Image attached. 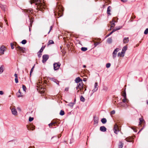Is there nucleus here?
<instances>
[{
  "label": "nucleus",
  "instance_id": "1",
  "mask_svg": "<svg viewBox=\"0 0 148 148\" xmlns=\"http://www.w3.org/2000/svg\"><path fill=\"white\" fill-rule=\"evenodd\" d=\"M30 2L31 4L32 3H35L36 5H37L36 9H45V3H42V0H31Z\"/></svg>",
  "mask_w": 148,
  "mask_h": 148
},
{
  "label": "nucleus",
  "instance_id": "2",
  "mask_svg": "<svg viewBox=\"0 0 148 148\" xmlns=\"http://www.w3.org/2000/svg\"><path fill=\"white\" fill-rule=\"evenodd\" d=\"M142 125L143 126L139 130V132H140L144 128L145 126V122L144 120V119L142 118H139V126L140 125ZM141 126H142V125H141ZM140 127V126H139V128Z\"/></svg>",
  "mask_w": 148,
  "mask_h": 148
},
{
  "label": "nucleus",
  "instance_id": "3",
  "mask_svg": "<svg viewBox=\"0 0 148 148\" xmlns=\"http://www.w3.org/2000/svg\"><path fill=\"white\" fill-rule=\"evenodd\" d=\"M61 65V64L59 62L55 63L53 64V68L54 70H58Z\"/></svg>",
  "mask_w": 148,
  "mask_h": 148
},
{
  "label": "nucleus",
  "instance_id": "4",
  "mask_svg": "<svg viewBox=\"0 0 148 148\" xmlns=\"http://www.w3.org/2000/svg\"><path fill=\"white\" fill-rule=\"evenodd\" d=\"M16 49L18 51H19L23 53L24 52L25 48H24L21 47L19 46L17 47L15 46Z\"/></svg>",
  "mask_w": 148,
  "mask_h": 148
},
{
  "label": "nucleus",
  "instance_id": "5",
  "mask_svg": "<svg viewBox=\"0 0 148 148\" xmlns=\"http://www.w3.org/2000/svg\"><path fill=\"white\" fill-rule=\"evenodd\" d=\"M16 49L18 51H19L23 53L24 52L25 48H24L21 47L19 46L17 47L15 46Z\"/></svg>",
  "mask_w": 148,
  "mask_h": 148
},
{
  "label": "nucleus",
  "instance_id": "6",
  "mask_svg": "<svg viewBox=\"0 0 148 148\" xmlns=\"http://www.w3.org/2000/svg\"><path fill=\"white\" fill-rule=\"evenodd\" d=\"M114 133L116 134H118V132L119 131V127L117 124H115L114 125Z\"/></svg>",
  "mask_w": 148,
  "mask_h": 148
},
{
  "label": "nucleus",
  "instance_id": "7",
  "mask_svg": "<svg viewBox=\"0 0 148 148\" xmlns=\"http://www.w3.org/2000/svg\"><path fill=\"white\" fill-rule=\"evenodd\" d=\"M49 58V56L47 55H44L42 56V62L45 63L46 62Z\"/></svg>",
  "mask_w": 148,
  "mask_h": 148
},
{
  "label": "nucleus",
  "instance_id": "8",
  "mask_svg": "<svg viewBox=\"0 0 148 148\" xmlns=\"http://www.w3.org/2000/svg\"><path fill=\"white\" fill-rule=\"evenodd\" d=\"M10 109L11 110L12 114L14 115H16L17 114V112L16 109L14 108L11 107Z\"/></svg>",
  "mask_w": 148,
  "mask_h": 148
},
{
  "label": "nucleus",
  "instance_id": "9",
  "mask_svg": "<svg viewBox=\"0 0 148 148\" xmlns=\"http://www.w3.org/2000/svg\"><path fill=\"white\" fill-rule=\"evenodd\" d=\"M119 51V49L118 48H116L114 51L112 53V56L113 58H114L116 56V54L117 52Z\"/></svg>",
  "mask_w": 148,
  "mask_h": 148
},
{
  "label": "nucleus",
  "instance_id": "10",
  "mask_svg": "<svg viewBox=\"0 0 148 148\" xmlns=\"http://www.w3.org/2000/svg\"><path fill=\"white\" fill-rule=\"evenodd\" d=\"M98 83L97 82L95 83L94 85V88L92 90V94L95 92H96L98 90Z\"/></svg>",
  "mask_w": 148,
  "mask_h": 148
},
{
  "label": "nucleus",
  "instance_id": "11",
  "mask_svg": "<svg viewBox=\"0 0 148 148\" xmlns=\"http://www.w3.org/2000/svg\"><path fill=\"white\" fill-rule=\"evenodd\" d=\"M49 127H50L52 125L53 126H58L57 123L56 121H52L51 122V123L49 124Z\"/></svg>",
  "mask_w": 148,
  "mask_h": 148
},
{
  "label": "nucleus",
  "instance_id": "12",
  "mask_svg": "<svg viewBox=\"0 0 148 148\" xmlns=\"http://www.w3.org/2000/svg\"><path fill=\"white\" fill-rule=\"evenodd\" d=\"M5 49V47L4 46H1L0 48V53L2 54H4Z\"/></svg>",
  "mask_w": 148,
  "mask_h": 148
},
{
  "label": "nucleus",
  "instance_id": "13",
  "mask_svg": "<svg viewBox=\"0 0 148 148\" xmlns=\"http://www.w3.org/2000/svg\"><path fill=\"white\" fill-rule=\"evenodd\" d=\"M27 128L28 130H34V126L31 125H26Z\"/></svg>",
  "mask_w": 148,
  "mask_h": 148
},
{
  "label": "nucleus",
  "instance_id": "14",
  "mask_svg": "<svg viewBox=\"0 0 148 148\" xmlns=\"http://www.w3.org/2000/svg\"><path fill=\"white\" fill-rule=\"evenodd\" d=\"M83 84L82 82H81L79 83H78L77 86L79 88V89L80 90H82V88H83Z\"/></svg>",
  "mask_w": 148,
  "mask_h": 148
},
{
  "label": "nucleus",
  "instance_id": "15",
  "mask_svg": "<svg viewBox=\"0 0 148 148\" xmlns=\"http://www.w3.org/2000/svg\"><path fill=\"white\" fill-rule=\"evenodd\" d=\"M115 18H114L112 20V21H111L110 22V24L111 25V27H113L115 26V23L116 22V21H115L114 19Z\"/></svg>",
  "mask_w": 148,
  "mask_h": 148
},
{
  "label": "nucleus",
  "instance_id": "16",
  "mask_svg": "<svg viewBox=\"0 0 148 148\" xmlns=\"http://www.w3.org/2000/svg\"><path fill=\"white\" fill-rule=\"evenodd\" d=\"M75 82L77 83H79L81 82H82V80L80 79V78L79 77H78L77 78H76L75 80Z\"/></svg>",
  "mask_w": 148,
  "mask_h": 148
},
{
  "label": "nucleus",
  "instance_id": "17",
  "mask_svg": "<svg viewBox=\"0 0 148 148\" xmlns=\"http://www.w3.org/2000/svg\"><path fill=\"white\" fill-rule=\"evenodd\" d=\"M106 127L104 126H101L100 127V130L102 132H105L106 131Z\"/></svg>",
  "mask_w": 148,
  "mask_h": 148
},
{
  "label": "nucleus",
  "instance_id": "18",
  "mask_svg": "<svg viewBox=\"0 0 148 148\" xmlns=\"http://www.w3.org/2000/svg\"><path fill=\"white\" fill-rule=\"evenodd\" d=\"M64 10H60L58 12V15L59 16V17L63 15V14L62 13V12Z\"/></svg>",
  "mask_w": 148,
  "mask_h": 148
},
{
  "label": "nucleus",
  "instance_id": "19",
  "mask_svg": "<svg viewBox=\"0 0 148 148\" xmlns=\"http://www.w3.org/2000/svg\"><path fill=\"white\" fill-rule=\"evenodd\" d=\"M124 53H123V52H119L117 54L118 56H120L121 57H123L124 56Z\"/></svg>",
  "mask_w": 148,
  "mask_h": 148
},
{
  "label": "nucleus",
  "instance_id": "20",
  "mask_svg": "<svg viewBox=\"0 0 148 148\" xmlns=\"http://www.w3.org/2000/svg\"><path fill=\"white\" fill-rule=\"evenodd\" d=\"M129 41L128 37H125L123 40V42L124 43H126L128 42Z\"/></svg>",
  "mask_w": 148,
  "mask_h": 148
},
{
  "label": "nucleus",
  "instance_id": "21",
  "mask_svg": "<svg viewBox=\"0 0 148 148\" xmlns=\"http://www.w3.org/2000/svg\"><path fill=\"white\" fill-rule=\"evenodd\" d=\"M123 144L122 142L121 141H120L118 145L119 148H122L123 146Z\"/></svg>",
  "mask_w": 148,
  "mask_h": 148
},
{
  "label": "nucleus",
  "instance_id": "22",
  "mask_svg": "<svg viewBox=\"0 0 148 148\" xmlns=\"http://www.w3.org/2000/svg\"><path fill=\"white\" fill-rule=\"evenodd\" d=\"M125 89H126V88H125V90H124V91H123V92H122V93H121L122 94V95L124 98L126 97Z\"/></svg>",
  "mask_w": 148,
  "mask_h": 148
},
{
  "label": "nucleus",
  "instance_id": "23",
  "mask_svg": "<svg viewBox=\"0 0 148 148\" xmlns=\"http://www.w3.org/2000/svg\"><path fill=\"white\" fill-rule=\"evenodd\" d=\"M16 95L18 97H20L22 96L21 95V93L19 90H18V92L16 93Z\"/></svg>",
  "mask_w": 148,
  "mask_h": 148
},
{
  "label": "nucleus",
  "instance_id": "24",
  "mask_svg": "<svg viewBox=\"0 0 148 148\" xmlns=\"http://www.w3.org/2000/svg\"><path fill=\"white\" fill-rule=\"evenodd\" d=\"M4 71V66L1 65L0 67V74H1Z\"/></svg>",
  "mask_w": 148,
  "mask_h": 148
},
{
  "label": "nucleus",
  "instance_id": "25",
  "mask_svg": "<svg viewBox=\"0 0 148 148\" xmlns=\"http://www.w3.org/2000/svg\"><path fill=\"white\" fill-rule=\"evenodd\" d=\"M129 100L127 99V98H124L123 100V102L124 103H127L129 102Z\"/></svg>",
  "mask_w": 148,
  "mask_h": 148
},
{
  "label": "nucleus",
  "instance_id": "26",
  "mask_svg": "<svg viewBox=\"0 0 148 148\" xmlns=\"http://www.w3.org/2000/svg\"><path fill=\"white\" fill-rule=\"evenodd\" d=\"M107 42L109 44L111 43L112 42V38H108L107 40Z\"/></svg>",
  "mask_w": 148,
  "mask_h": 148
},
{
  "label": "nucleus",
  "instance_id": "27",
  "mask_svg": "<svg viewBox=\"0 0 148 148\" xmlns=\"http://www.w3.org/2000/svg\"><path fill=\"white\" fill-rule=\"evenodd\" d=\"M127 47L126 46H124L122 49V51L123 52V53H125V52L127 50Z\"/></svg>",
  "mask_w": 148,
  "mask_h": 148
},
{
  "label": "nucleus",
  "instance_id": "28",
  "mask_svg": "<svg viewBox=\"0 0 148 148\" xmlns=\"http://www.w3.org/2000/svg\"><path fill=\"white\" fill-rule=\"evenodd\" d=\"M101 122L103 124H105L107 122V120L106 119L103 118L101 119Z\"/></svg>",
  "mask_w": 148,
  "mask_h": 148
},
{
  "label": "nucleus",
  "instance_id": "29",
  "mask_svg": "<svg viewBox=\"0 0 148 148\" xmlns=\"http://www.w3.org/2000/svg\"><path fill=\"white\" fill-rule=\"evenodd\" d=\"M98 119L97 118L94 117V124H97L98 123Z\"/></svg>",
  "mask_w": 148,
  "mask_h": 148
},
{
  "label": "nucleus",
  "instance_id": "30",
  "mask_svg": "<svg viewBox=\"0 0 148 148\" xmlns=\"http://www.w3.org/2000/svg\"><path fill=\"white\" fill-rule=\"evenodd\" d=\"M25 10V11L24 12V13L26 12H27V13H32V12H33V10Z\"/></svg>",
  "mask_w": 148,
  "mask_h": 148
},
{
  "label": "nucleus",
  "instance_id": "31",
  "mask_svg": "<svg viewBox=\"0 0 148 148\" xmlns=\"http://www.w3.org/2000/svg\"><path fill=\"white\" fill-rule=\"evenodd\" d=\"M0 7L2 9H4L6 8V5L1 4H0Z\"/></svg>",
  "mask_w": 148,
  "mask_h": 148
},
{
  "label": "nucleus",
  "instance_id": "32",
  "mask_svg": "<svg viewBox=\"0 0 148 148\" xmlns=\"http://www.w3.org/2000/svg\"><path fill=\"white\" fill-rule=\"evenodd\" d=\"M75 104V103L71 102L67 104L68 106H70L71 107H73L74 105Z\"/></svg>",
  "mask_w": 148,
  "mask_h": 148
},
{
  "label": "nucleus",
  "instance_id": "33",
  "mask_svg": "<svg viewBox=\"0 0 148 148\" xmlns=\"http://www.w3.org/2000/svg\"><path fill=\"white\" fill-rule=\"evenodd\" d=\"M29 20L30 21V25H29V31H30V27H32V24L33 22V21L30 20V18L29 19Z\"/></svg>",
  "mask_w": 148,
  "mask_h": 148
},
{
  "label": "nucleus",
  "instance_id": "34",
  "mask_svg": "<svg viewBox=\"0 0 148 148\" xmlns=\"http://www.w3.org/2000/svg\"><path fill=\"white\" fill-rule=\"evenodd\" d=\"M54 42L53 40H50L49 41L47 44V45L48 46L49 45H50L51 44H54Z\"/></svg>",
  "mask_w": 148,
  "mask_h": 148
},
{
  "label": "nucleus",
  "instance_id": "35",
  "mask_svg": "<svg viewBox=\"0 0 148 148\" xmlns=\"http://www.w3.org/2000/svg\"><path fill=\"white\" fill-rule=\"evenodd\" d=\"M80 101L83 102H84L85 101V99L84 97L82 96H81L80 97Z\"/></svg>",
  "mask_w": 148,
  "mask_h": 148
},
{
  "label": "nucleus",
  "instance_id": "36",
  "mask_svg": "<svg viewBox=\"0 0 148 148\" xmlns=\"http://www.w3.org/2000/svg\"><path fill=\"white\" fill-rule=\"evenodd\" d=\"M50 80L53 81V82L55 83H56V82H58V81L57 79L53 78H50Z\"/></svg>",
  "mask_w": 148,
  "mask_h": 148
},
{
  "label": "nucleus",
  "instance_id": "37",
  "mask_svg": "<svg viewBox=\"0 0 148 148\" xmlns=\"http://www.w3.org/2000/svg\"><path fill=\"white\" fill-rule=\"evenodd\" d=\"M64 114V111L63 110H61L60 113V114L61 115L63 116Z\"/></svg>",
  "mask_w": 148,
  "mask_h": 148
},
{
  "label": "nucleus",
  "instance_id": "38",
  "mask_svg": "<svg viewBox=\"0 0 148 148\" xmlns=\"http://www.w3.org/2000/svg\"><path fill=\"white\" fill-rule=\"evenodd\" d=\"M81 50L84 51H86L87 50V48L85 47H82L81 49Z\"/></svg>",
  "mask_w": 148,
  "mask_h": 148
},
{
  "label": "nucleus",
  "instance_id": "39",
  "mask_svg": "<svg viewBox=\"0 0 148 148\" xmlns=\"http://www.w3.org/2000/svg\"><path fill=\"white\" fill-rule=\"evenodd\" d=\"M35 65H34L33 66V67L31 69V71H30V76H31V73H32L33 72V69L34 68V66H35Z\"/></svg>",
  "mask_w": 148,
  "mask_h": 148
},
{
  "label": "nucleus",
  "instance_id": "40",
  "mask_svg": "<svg viewBox=\"0 0 148 148\" xmlns=\"http://www.w3.org/2000/svg\"><path fill=\"white\" fill-rule=\"evenodd\" d=\"M45 48V47H42V48L40 49V50L39 51L38 53H41L42 52L43 49H44Z\"/></svg>",
  "mask_w": 148,
  "mask_h": 148
},
{
  "label": "nucleus",
  "instance_id": "41",
  "mask_svg": "<svg viewBox=\"0 0 148 148\" xmlns=\"http://www.w3.org/2000/svg\"><path fill=\"white\" fill-rule=\"evenodd\" d=\"M148 33V28H147L145 30L144 32V34H147Z\"/></svg>",
  "mask_w": 148,
  "mask_h": 148
},
{
  "label": "nucleus",
  "instance_id": "42",
  "mask_svg": "<svg viewBox=\"0 0 148 148\" xmlns=\"http://www.w3.org/2000/svg\"><path fill=\"white\" fill-rule=\"evenodd\" d=\"M119 106H125V104H123L122 102L120 103L119 104Z\"/></svg>",
  "mask_w": 148,
  "mask_h": 148
},
{
  "label": "nucleus",
  "instance_id": "43",
  "mask_svg": "<svg viewBox=\"0 0 148 148\" xmlns=\"http://www.w3.org/2000/svg\"><path fill=\"white\" fill-rule=\"evenodd\" d=\"M26 42L27 41L25 40H23L21 42V43L23 44H25L26 43Z\"/></svg>",
  "mask_w": 148,
  "mask_h": 148
},
{
  "label": "nucleus",
  "instance_id": "44",
  "mask_svg": "<svg viewBox=\"0 0 148 148\" xmlns=\"http://www.w3.org/2000/svg\"><path fill=\"white\" fill-rule=\"evenodd\" d=\"M131 128L132 130H133L134 132H137V130L136 129L135 127H132Z\"/></svg>",
  "mask_w": 148,
  "mask_h": 148
},
{
  "label": "nucleus",
  "instance_id": "45",
  "mask_svg": "<svg viewBox=\"0 0 148 148\" xmlns=\"http://www.w3.org/2000/svg\"><path fill=\"white\" fill-rule=\"evenodd\" d=\"M110 65H111V64L110 63H108L106 64V68H109L110 67Z\"/></svg>",
  "mask_w": 148,
  "mask_h": 148
},
{
  "label": "nucleus",
  "instance_id": "46",
  "mask_svg": "<svg viewBox=\"0 0 148 148\" xmlns=\"http://www.w3.org/2000/svg\"><path fill=\"white\" fill-rule=\"evenodd\" d=\"M22 88H23V90L25 91H26V86L25 85H22Z\"/></svg>",
  "mask_w": 148,
  "mask_h": 148
},
{
  "label": "nucleus",
  "instance_id": "47",
  "mask_svg": "<svg viewBox=\"0 0 148 148\" xmlns=\"http://www.w3.org/2000/svg\"><path fill=\"white\" fill-rule=\"evenodd\" d=\"M115 113V111L114 110H113L112 111L110 112V115H112L114 114Z\"/></svg>",
  "mask_w": 148,
  "mask_h": 148
},
{
  "label": "nucleus",
  "instance_id": "48",
  "mask_svg": "<svg viewBox=\"0 0 148 148\" xmlns=\"http://www.w3.org/2000/svg\"><path fill=\"white\" fill-rule=\"evenodd\" d=\"M34 119V118L33 117H29V121L30 122H31Z\"/></svg>",
  "mask_w": 148,
  "mask_h": 148
},
{
  "label": "nucleus",
  "instance_id": "49",
  "mask_svg": "<svg viewBox=\"0 0 148 148\" xmlns=\"http://www.w3.org/2000/svg\"><path fill=\"white\" fill-rule=\"evenodd\" d=\"M111 10H107V13L108 14V15H110L111 14L110 12V11H111Z\"/></svg>",
  "mask_w": 148,
  "mask_h": 148
},
{
  "label": "nucleus",
  "instance_id": "50",
  "mask_svg": "<svg viewBox=\"0 0 148 148\" xmlns=\"http://www.w3.org/2000/svg\"><path fill=\"white\" fill-rule=\"evenodd\" d=\"M108 88L106 86H104L103 88V90L105 91H106L108 90Z\"/></svg>",
  "mask_w": 148,
  "mask_h": 148
},
{
  "label": "nucleus",
  "instance_id": "51",
  "mask_svg": "<svg viewBox=\"0 0 148 148\" xmlns=\"http://www.w3.org/2000/svg\"><path fill=\"white\" fill-rule=\"evenodd\" d=\"M135 16H134V15L132 16L131 17V19H130V21H132V19H134V18H135Z\"/></svg>",
  "mask_w": 148,
  "mask_h": 148
},
{
  "label": "nucleus",
  "instance_id": "52",
  "mask_svg": "<svg viewBox=\"0 0 148 148\" xmlns=\"http://www.w3.org/2000/svg\"><path fill=\"white\" fill-rule=\"evenodd\" d=\"M14 44H13L12 43H11V47L12 49H14Z\"/></svg>",
  "mask_w": 148,
  "mask_h": 148
},
{
  "label": "nucleus",
  "instance_id": "53",
  "mask_svg": "<svg viewBox=\"0 0 148 148\" xmlns=\"http://www.w3.org/2000/svg\"><path fill=\"white\" fill-rule=\"evenodd\" d=\"M122 26H120L117 27L116 28L117 30H118L122 28Z\"/></svg>",
  "mask_w": 148,
  "mask_h": 148
},
{
  "label": "nucleus",
  "instance_id": "54",
  "mask_svg": "<svg viewBox=\"0 0 148 148\" xmlns=\"http://www.w3.org/2000/svg\"><path fill=\"white\" fill-rule=\"evenodd\" d=\"M99 44V43L98 42H96L94 43V45H95V46H96L97 45Z\"/></svg>",
  "mask_w": 148,
  "mask_h": 148
},
{
  "label": "nucleus",
  "instance_id": "55",
  "mask_svg": "<svg viewBox=\"0 0 148 148\" xmlns=\"http://www.w3.org/2000/svg\"><path fill=\"white\" fill-rule=\"evenodd\" d=\"M15 82L16 83H17L18 82V78H15Z\"/></svg>",
  "mask_w": 148,
  "mask_h": 148
},
{
  "label": "nucleus",
  "instance_id": "56",
  "mask_svg": "<svg viewBox=\"0 0 148 148\" xmlns=\"http://www.w3.org/2000/svg\"><path fill=\"white\" fill-rule=\"evenodd\" d=\"M52 28H53V27L52 26H50V30L49 32L48 33V34H49V33L51 31L52 29Z\"/></svg>",
  "mask_w": 148,
  "mask_h": 148
},
{
  "label": "nucleus",
  "instance_id": "57",
  "mask_svg": "<svg viewBox=\"0 0 148 148\" xmlns=\"http://www.w3.org/2000/svg\"><path fill=\"white\" fill-rule=\"evenodd\" d=\"M38 57H41V55H42V54L40 53H38Z\"/></svg>",
  "mask_w": 148,
  "mask_h": 148
},
{
  "label": "nucleus",
  "instance_id": "58",
  "mask_svg": "<svg viewBox=\"0 0 148 148\" xmlns=\"http://www.w3.org/2000/svg\"><path fill=\"white\" fill-rule=\"evenodd\" d=\"M117 30L116 28V29H113L112 31V32L113 33L114 32L116 31Z\"/></svg>",
  "mask_w": 148,
  "mask_h": 148
},
{
  "label": "nucleus",
  "instance_id": "59",
  "mask_svg": "<svg viewBox=\"0 0 148 148\" xmlns=\"http://www.w3.org/2000/svg\"><path fill=\"white\" fill-rule=\"evenodd\" d=\"M103 8H106V6H107V4L104 5H103Z\"/></svg>",
  "mask_w": 148,
  "mask_h": 148
},
{
  "label": "nucleus",
  "instance_id": "60",
  "mask_svg": "<svg viewBox=\"0 0 148 148\" xmlns=\"http://www.w3.org/2000/svg\"><path fill=\"white\" fill-rule=\"evenodd\" d=\"M3 92L2 91H0V95H3Z\"/></svg>",
  "mask_w": 148,
  "mask_h": 148
},
{
  "label": "nucleus",
  "instance_id": "61",
  "mask_svg": "<svg viewBox=\"0 0 148 148\" xmlns=\"http://www.w3.org/2000/svg\"><path fill=\"white\" fill-rule=\"evenodd\" d=\"M14 76L15 77V78H18V75L17 74L15 73L14 75Z\"/></svg>",
  "mask_w": 148,
  "mask_h": 148
},
{
  "label": "nucleus",
  "instance_id": "62",
  "mask_svg": "<svg viewBox=\"0 0 148 148\" xmlns=\"http://www.w3.org/2000/svg\"><path fill=\"white\" fill-rule=\"evenodd\" d=\"M112 33H113L111 32L109 34H108V35H107V36L108 37V36H109L111 35V34H112Z\"/></svg>",
  "mask_w": 148,
  "mask_h": 148
},
{
  "label": "nucleus",
  "instance_id": "63",
  "mask_svg": "<svg viewBox=\"0 0 148 148\" xmlns=\"http://www.w3.org/2000/svg\"><path fill=\"white\" fill-rule=\"evenodd\" d=\"M111 8V7L110 6H108L107 7V9H110Z\"/></svg>",
  "mask_w": 148,
  "mask_h": 148
},
{
  "label": "nucleus",
  "instance_id": "64",
  "mask_svg": "<svg viewBox=\"0 0 148 148\" xmlns=\"http://www.w3.org/2000/svg\"><path fill=\"white\" fill-rule=\"evenodd\" d=\"M65 91H68V90H69V88H66L65 89Z\"/></svg>",
  "mask_w": 148,
  "mask_h": 148
}]
</instances>
